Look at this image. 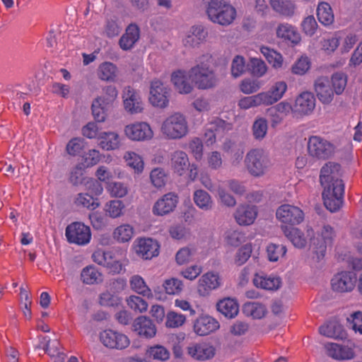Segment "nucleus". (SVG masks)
<instances>
[{
    "label": "nucleus",
    "instance_id": "15",
    "mask_svg": "<svg viewBox=\"0 0 362 362\" xmlns=\"http://www.w3.org/2000/svg\"><path fill=\"white\" fill-rule=\"evenodd\" d=\"M356 281V274L351 272H341L332 278L331 285L333 291L340 293L350 292Z\"/></svg>",
    "mask_w": 362,
    "mask_h": 362
},
{
    "label": "nucleus",
    "instance_id": "2",
    "mask_svg": "<svg viewBox=\"0 0 362 362\" xmlns=\"http://www.w3.org/2000/svg\"><path fill=\"white\" fill-rule=\"evenodd\" d=\"M213 62L211 54H203L199 58L198 64L190 69L189 76L198 88L209 89L216 85L218 79L211 67Z\"/></svg>",
    "mask_w": 362,
    "mask_h": 362
},
{
    "label": "nucleus",
    "instance_id": "27",
    "mask_svg": "<svg viewBox=\"0 0 362 362\" xmlns=\"http://www.w3.org/2000/svg\"><path fill=\"white\" fill-rule=\"evenodd\" d=\"M134 331L139 336L151 338L156 334V327L153 322L145 316L137 317L133 324Z\"/></svg>",
    "mask_w": 362,
    "mask_h": 362
},
{
    "label": "nucleus",
    "instance_id": "47",
    "mask_svg": "<svg viewBox=\"0 0 362 362\" xmlns=\"http://www.w3.org/2000/svg\"><path fill=\"white\" fill-rule=\"evenodd\" d=\"M342 327L334 322H329L319 328L320 334L329 338H339L341 335Z\"/></svg>",
    "mask_w": 362,
    "mask_h": 362
},
{
    "label": "nucleus",
    "instance_id": "39",
    "mask_svg": "<svg viewBox=\"0 0 362 362\" xmlns=\"http://www.w3.org/2000/svg\"><path fill=\"white\" fill-rule=\"evenodd\" d=\"M317 16L319 22L325 26H329L334 23V13L328 3L321 2L319 4L317 8Z\"/></svg>",
    "mask_w": 362,
    "mask_h": 362
},
{
    "label": "nucleus",
    "instance_id": "14",
    "mask_svg": "<svg viewBox=\"0 0 362 362\" xmlns=\"http://www.w3.org/2000/svg\"><path fill=\"white\" fill-rule=\"evenodd\" d=\"M354 346L327 342L324 344L326 354L337 361L351 360L355 357Z\"/></svg>",
    "mask_w": 362,
    "mask_h": 362
},
{
    "label": "nucleus",
    "instance_id": "62",
    "mask_svg": "<svg viewBox=\"0 0 362 362\" xmlns=\"http://www.w3.org/2000/svg\"><path fill=\"white\" fill-rule=\"evenodd\" d=\"M83 148V140L81 138L76 137L68 142L66 151L69 155L76 156L79 155Z\"/></svg>",
    "mask_w": 362,
    "mask_h": 362
},
{
    "label": "nucleus",
    "instance_id": "44",
    "mask_svg": "<svg viewBox=\"0 0 362 362\" xmlns=\"http://www.w3.org/2000/svg\"><path fill=\"white\" fill-rule=\"evenodd\" d=\"M193 200L195 204L204 211L211 210L214 205L211 197L203 189H197L194 192Z\"/></svg>",
    "mask_w": 362,
    "mask_h": 362
},
{
    "label": "nucleus",
    "instance_id": "7",
    "mask_svg": "<svg viewBox=\"0 0 362 362\" xmlns=\"http://www.w3.org/2000/svg\"><path fill=\"white\" fill-rule=\"evenodd\" d=\"M163 133L170 139H180L188 132V125L184 115L175 113L168 117L163 123Z\"/></svg>",
    "mask_w": 362,
    "mask_h": 362
},
{
    "label": "nucleus",
    "instance_id": "24",
    "mask_svg": "<svg viewBox=\"0 0 362 362\" xmlns=\"http://www.w3.org/2000/svg\"><path fill=\"white\" fill-rule=\"evenodd\" d=\"M287 90V84L284 81H276L268 91L262 92L264 105H271L282 98Z\"/></svg>",
    "mask_w": 362,
    "mask_h": 362
},
{
    "label": "nucleus",
    "instance_id": "38",
    "mask_svg": "<svg viewBox=\"0 0 362 362\" xmlns=\"http://www.w3.org/2000/svg\"><path fill=\"white\" fill-rule=\"evenodd\" d=\"M122 30V27L116 16H106L103 28V35L112 38L117 36Z\"/></svg>",
    "mask_w": 362,
    "mask_h": 362
},
{
    "label": "nucleus",
    "instance_id": "64",
    "mask_svg": "<svg viewBox=\"0 0 362 362\" xmlns=\"http://www.w3.org/2000/svg\"><path fill=\"white\" fill-rule=\"evenodd\" d=\"M194 250L189 247L180 248L175 255V261L177 264L182 265L189 262L193 255Z\"/></svg>",
    "mask_w": 362,
    "mask_h": 362
},
{
    "label": "nucleus",
    "instance_id": "10",
    "mask_svg": "<svg viewBox=\"0 0 362 362\" xmlns=\"http://www.w3.org/2000/svg\"><path fill=\"white\" fill-rule=\"evenodd\" d=\"M309 154L320 159L328 158L334 152L333 145L319 136H311L308 141Z\"/></svg>",
    "mask_w": 362,
    "mask_h": 362
},
{
    "label": "nucleus",
    "instance_id": "21",
    "mask_svg": "<svg viewBox=\"0 0 362 362\" xmlns=\"http://www.w3.org/2000/svg\"><path fill=\"white\" fill-rule=\"evenodd\" d=\"M103 272L93 264L88 265L82 269L80 274V280L85 285H98L103 282Z\"/></svg>",
    "mask_w": 362,
    "mask_h": 362
},
{
    "label": "nucleus",
    "instance_id": "19",
    "mask_svg": "<svg viewBox=\"0 0 362 362\" xmlns=\"http://www.w3.org/2000/svg\"><path fill=\"white\" fill-rule=\"evenodd\" d=\"M219 328L218 322L209 315H201L194 322V332L199 336H206Z\"/></svg>",
    "mask_w": 362,
    "mask_h": 362
},
{
    "label": "nucleus",
    "instance_id": "26",
    "mask_svg": "<svg viewBox=\"0 0 362 362\" xmlns=\"http://www.w3.org/2000/svg\"><path fill=\"white\" fill-rule=\"evenodd\" d=\"M158 245L151 238H139L135 243V251L137 255L145 259H148L155 256Z\"/></svg>",
    "mask_w": 362,
    "mask_h": 362
},
{
    "label": "nucleus",
    "instance_id": "20",
    "mask_svg": "<svg viewBox=\"0 0 362 362\" xmlns=\"http://www.w3.org/2000/svg\"><path fill=\"white\" fill-rule=\"evenodd\" d=\"M315 90L319 100L325 105L331 103L334 98V91L330 87L327 78H318L315 82Z\"/></svg>",
    "mask_w": 362,
    "mask_h": 362
},
{
    "label": "nucleus",
    "instance_id": "45",
    "mask_svg": "<svg viewBox=\"0 0 362 362\" xmlns=\"http://www.w3.org/2000/svg\"><path fill=\"white\" fill-rule=\"evenodd\" d=\"M124 208L122 201L114 199L105 204L104 210L110 218H116L123 215Z\"/></svg>",
    "mask_w": 362,
    "mask_h": 362
},
{
    "label": "nucleus",
    "instance_id": "16",
    "mask_svg": "<svg viewBox=\"0 0 362 362\" xmlns=\"http://www.w3.org/2000/svg\"><path fill=\"white\" fill-rule=\"evenodd\" d=\"M125 135L133 141H144L152 138L153 131L149 124L138 122L128 124L124 128Z\"/></svg>",
    "mask_w": 362,
    "mask_h": 362
},
{
    "label": "nucleus",
    "instance_id": "46",
    "mask_svg": "<svg viewBox=\"0 0 362 362\" xmlns=\"http://www.w3.org/2000/svg\"><path fill=\"white\" fill-rule=\"evenodd\" d=\"M127 165L132 168L135 173H141L144 170V161L142 158L132 151H127L124 156Z\"/></svg>",
    "mask_w": 362,
    "mask_h": 362
},
{
    "label": "nucleus",
    "instance_id": "9",
    "mask_svg": "<svg viewBox=\"0 0 362 362\" xmlns=\"http://www.w3.org/2000/svg\"><path fill=\"white\" fill-rule=\"evenodd\" d=\"M65 234L69 243L80 245L88 244L91 238L90 228L81 222H74L69 225Z\"/></svg>",
    "mask_w": 362,
    "mask_h": 362
},
{
    "label": "nucleus",
    "instance_id": "61",
    "mask_svg": "<svg viewBox=\"0 0 362 362\" xmlns=\"http://www.w3.org/2000/svg\"><path fill=\"white\" fill-rule=\"evenodd\" d=\"M245 61L243 57L237 55L231 64V74L234 78L240 76L245 71Z\"/></svg>",
    "mask_w": 362,
    "mask_h": 362
},
{
    "label": "nucleus",
    "instance_id": "41",
    "mask_svg": "<svg viewBox=\"0 0 362 362\" xmlns=\"http://www.w3.org/2000/svg\"><path fill=\"white\" fill-rule=\"evenodd\" d=\"M134 234L133 226L124 223L117 226L112 233L113 238L118 243H124L129 242Z\"/></svg>",
    "mask_w": 362,
    "mask_h": 362
},
{
    "label": "nucleus",
    "instance_id": "53",
    "mask_svg": "<svg viewBox=\"0 0 362 362\" xmlns=\"http://www.w3.org/2000/svg\"><path fill=\"white\" fill-rule=\"evenodd\" d=\"M238 105L241 109L247 110L250 107L264 105L261 93L252 96H246L239 100Z\"/></svg>",
    "mask_w": 362,
    "mask_h": 362
},
{
    "label": "nucleus",
    "instance_id": "43",
    "mask_svg": "<svg viewBox=\"0 0 362 362\" xmlns=\"http://www.w3.org/2000/svg\"><path fill=\"white\" fill-rule=\"evenodd\" d=\"M117 74V66L108 62L100 64L97 74L100 79L106 81H112L115 79Z\"/></svg>",
    "mask_w": 362,
    "mask_h": 362
},
{
    "label": "nucleus",
    "instance_id": "49",
    "mask_svg": "<svg viewBox=\"0 0 362 362\" xmlns=\"http://www.w3.org/2000/svg\"><path fill=\"white\" fill-rule=\"evenodd\" d=\"M186 321L185 315L170 310L165 315V326L168 328H178L182 326Z\"/></svg>",
    "mask_w": 362,
    "mask_h": 362
},
{
    "label": "nucleus",
    "instance_id": "29",
    "mask_svg": "<svg viewBox=\"0 0 362 362\" xmlns=\"http://www.w3.org/2000/svg\"><path fill=\"white\" fill-rule=\"evenodd\" d=\"M208 37L207 30L201 25L192 26L185 40V45L196 47L204 42Z\"/></svg>",
    "mask_w": 362,
    "mask_h": 362
},
{
    "label": "nucleus",
    "instance_id": "56",
    "mask_svg": "<svg viewBox=\"0 0 362 362\" xmlns=\"http://www.w3.org/2000/svg\"><path fill=\"white\" fill-rule=\"evenodd\" d=\"M120 298L109 291L101 293L98 298L100 305L105 307H115L120 303Z\"/></svg>",
    "mask_w": 362,
    "mask_h": 362
},
{
    "label": "nucleus",
    "instance_id": "31",
    "mask_svg": "<svg viewBox=\"0 0 362 362\" xmlns=\"http://www.w3.org/2000/svg\"><path fill=\"white\" fill-rule=\"evenodd\" d=\"M139 38V29L135 24H130L126 29L125 33L119 39V44L123 50L133 47Z\"/></svg>",
    "mask_w": 362,
    "mask_h": 362
},
{
    "label": "nucleus",
    "instance_id": "1",
    "mask_svg": "<svg viewBox=\"0 0 362 362\" xmlns=\"http://www.w3.org/2000/svg\"><path fill=\"white\" fill-rule=\"evenodd\" d=\"M341 165L329 162L320 170V181L323 187L322 198L325 207L331 212L338 211L342 206L344 185L341 177Z\"/></svg>",
    "mask_w": 362,
    "mask_h": 362
},
{
    "label": "nucleus",
    "instance_id": "34",
    "mask_svg": "<svg viewBox=\"0 0 362 362\" xmlns=\"http://www.w3.org/2000/svg\"><path fill=\"white\" fill-rule=\"evenodd\" d=\"M281 229L285 236L296 247L303 248L306 245L307 238L300 229L286 226H282Z\"/></svg>",
    "mask_w": 362,
    "mask_h": 362
},
{
    "label": "nucleus",
    "instance_id": "48",
    "mask_svg": "<svg viewBox=\"0 0 362 362\" xmlns=\"http://www.w3.org/2000/svg\"><path fill=\"white\" fill-rule=\"evenodd\" d=\"M261 53L264 56L267 62L274 68H280L283 64L281 54L268 47H262Z\"/></svg>",
    "mask_w": 362,
    "mask_h": 362
},
{
    "label": "nucleus",
    "instance_id": "23",
    "mask_svg": "<svg viewBox=\"0 0 362 362\" xmlns=\"http://www.w3.org/2000/svg\"><path fill=\"white\" fill-rule=\"evenodd\" d=\"M253 284L257 288L267 291H277L281 286V279L279 276L256 274Z\"/></svg>",
    "mask_w": 362,
    "mask_h": 362
},
{
    "label": "nucleus",
    "instance_id": "30",
    "mask_svg": "<svg viewBox=\"0 0 362 362\" xmlns=\"http://www.w3.org/2000/svg\"><path fill=\"white\" fill-rule=\"evenodd\" d=\"M189 165L187 154L182 151H176L171 156V167L174 173L179 176L185 174Z\"/></svg>",
    "mask_w": 362,
    "mask_h": 362
},
{
    "label": "nucleus",
    "instance_id": "60",
    "mask_svg": "<svg viewBox=\"0 0 362 362\" xmlns=\"http://www.w3.org/2000/svg\"><path fill=\"white\" fill-rule=\"evenodd\" d=\"M101 158L99 151L90 149L83 156V168H89L98 164Z\"/></svg>",
    "mask_w": 362,
    "mask_h": 362
},
{
    "label": "nucleus",
    "instance_id": "54",
    "mask_svg": "<svg viewBox=\"0 0 362 362\" xmlns=\"http://www.w3.org/2000/svg\"><path fill=\"white\" fill-rule=\"evenodd\" d=\"M127 303L129 308L138 313L146 312L148 307V305L145 300L134 295L130 296L127 299Z\"/></svg>",
    "mask_w": 362,
    "mask_h": 362
},
{
    "label": "nucleus",
    "instance_id": "25",
    "mask_svg": "<svg viewBox=\"0 0 362 362\" xmlns=\"http://www.w3.org/2000/svg\"><path fill=\"white\" fill-rule=\"evenodd\" d=\"M124 106L125 110L132 113H139L143 110L139 94L132 88L127 87L123 93Z\"/></svg>",
    "mask_w": 362,
    "mask_h": 362
},
{
    "label": "nucleus",
    "instance_id": "12",
    "mask_svg": "<svg viewBox=\"0 0 362 362\" xmlns=\"http://www.w3.org/2000/svg\"><path fill=\"white\" fill-rule=\"evenodd\" d=\"M315 95L308 91L301 93L296 99L293 105V113L297 117L310 115L315 107Z\"/></svg>",
    "mask_w": 362,
    "mask_h": 362
},
{
    "label": "nucleus",
    "instance_id": "6",
    "mask_svg": "<svg viewBox=\"0 0 362 362\" xmlns=\"http://www.w3.org/2000/svg\"><path fill=\"white\" fill-rule=\"evenodd\" d=\"M93 261L106 269L109 274H119L124 270V259L120 258L112 251H105L100 249L95 250L92 255Z\"/></svg>",
    "mask_w": 362,
    "mask_h": 362
},
{
    "label": "nucleus",
    "instance_id": "52",
    "mask_svg": "<svg viewBox=\"0 0 362 362\" xmlns=\"http://www.w3.org/2000/svg\"><path fill=\"white\" fill-rule=\"evenodd\" d=\"M268 130V124L266 119L259 117L255 119L252 125V134L255 139H263Z\"/></svg>",
    "mask_w": 362,
    "mask_h": 362
},
{
    "label": "nucleus",
    "instance_id": "58",
    "mask_svg": "<svg viewBox=\"0 0 362 362\" xmlns=\"http://www.w3.org/2000/svg\"><path fill=\"white\" fill-rule=\"evenodd\" d=\"M252 252L251 244H246L238 250L235 257V264L238 266L244 264L251 257Z\"/></svg>",
    "mask_w": 362,
    "mask_h": 362
},
{
    "label": "nucleus",
    "instance_id": "57",
    "mask_svg": "<svg viewBox=\"0 0 362 362\" xmlns=\"http://www.w3.org/2000/svg\"><path fill=\"white\" fill-rule=\"evenodd\" d=\"M332 83L334 93L337 95L341 94L346 86V75L344 73L334 74L332 76Z\"/></svg>",
    "mask_w": 362,
    "mask_h": 362
},
{
    "label": "nucleus",
    "instance_id": "3",
    "mask_svg": "<svg viewBox=\"0 0 362 362\" xmlns=\"http://www.w3.org/2000/svg\"><path fill=\"white\" fill-rule=\"evenodd\" d=\"M206 14L209 20L223 26H228L235 21V8L226 0H206Z\"/></svg>",
    "mask_w": 362,
    "mask_h": 362
},
{
    "label": "nucleus",
    "instance_id": "42",
    "mask_svg": "<svg viewBox=\"0 0 362 362\" xmlns=\"http://www.w3.org/2000/svg\"><path fill=\"white\" fill-rule=\"evenodd\" d=\"M243 310L246 315L254 319H262L267 313L265 305L257 302L245 303Z\"/></svg>",
    "mask_w": 362,
    "mask_h": 362
},
{
    "label": "nucleus",
    "instance_id": "8",
    "mask_svg": "<svg viewBox=\"0 0 362 362\" xmlns=\"http://www.w3.org/2000/svg\"><path fill=\"white\" fill-rule=\"evenodd\" d=\"M334 235L333 228L327 225L324 226L320 234H317V237L310 239L317 261L325 257L327 245L332 244Z\"/></svg>",
    "mask_w": 362,
    "mask_h": 362
},
{
    "label": "nucleus",
    "instance_id": "37",
    "mask_svg": "<svg viewBox=\"0 0 362 362\" xmlns=\"http://www.w3.org/2000/svg\"><path fill=\"white\" fill-rule=\"evenodd\" d=\"M217 310L228 318L235 317L239 311L238 303L231 298H225L217 303Z\"/></svg>",
    "mask_w": 362,
    "mask_h": 362
},
{
    "label": "nucleus",
    "instance_id": "32",
    "mask_svg": "<svg viewBox=\"0 0 362 362\" xmlns=\"http://www.w3.org/2000/svg\"><path fill=\"white\" fill-rule=\"evenodd\" d=\"M276 35L293 45L298 44L301 40L300 35L296 28L288 23L280 24L276 29Z\"/></svg>",
    "mask_w": 362,
    "mask_h": 362
},
{
    "label": "nucleus",
    "instance_id": "18",
    "mask_svg": "<svg viewBox=\"0 0 362 362\" xmlns=\"http://www.w3.org/2000/svg\"><path fill=\"white\" fill-rule=\"evenodd\" d=\"M257 214V208L255 206L240 204L234 213V218L238 225L250 226L255 222Z\"/></svg>",
    "mask_w": 362,
    "mask_h": 362
},
{
    "label": "nucleus",
    "instance_id": "40",
    "mask_svg": "<svg viewBox=\"0 0 362 362\" xmlns=\"http://www.w3.org/2000/svg\"><path fill=\"white\" fill-rule=\"evenodd\" d=\"M178 199V196L175 192H169L160 199V216L173 211L177 206Z\"/></svg>",
    "mask_w": 362,
    "mask_h": 362
},
{
    "label": "nucleus",
    "instance_id": "50",
    "mask_svg": "<svg viewBox=\"0 0 362 362\" xmlns=\"http://www.w3.org/2000/svg\"><path fill=\"white\" fill-rule=\"evenodd\" d=\"M248 69L252 76L262 77L266 74L267 67L261 59L251 58L248 64Z\"/></svg>",
    "mask_w": 362,
    "mask_h": 362
},
{
    "label": "nucleus",
    "instance_id": "55",
    "mask_svg": "<svg viewBox=\"0 0 362 362\" xmlns=\"http://www.w3.org/2000/svg\"><path fill=\"white\" fill-rule=\"evenodd\" d=\"M286 247L283 245L271 243L267 247L268 258L271 262L278 261L286 255Z\"/></svg>",
    "mask_w": 362,
    "mask_h": 362
},
{
    "label": "nucleus",
    "instance_id": "17",
    "mask_svg": "<svg viewBox=\"0 0 362 362\" xmlns=\"http://www.w3.org/2000/svg\"><path fill=\"white\" fill-rule=\"evenodd\" d=\"M215 348L207 343H193L187 349V354L194 360L204 361L212 358L215 355Z\"/></svg>",
    "mask_w": 362,
    "mask_h": 362
},
{
    "label": "nucleus",
    "instance_id": "4",
    "mask_svg": "<svg viewBox=\"0 0 362 362\" xmlns=\"http://www.w3.org/2000/svg\"><path fill=\"white\" fill-rule=\"evenodd\" d=\"M244 162L249 174L255 177L264 176L272 166L268 154L262 148H253L249 151Z\"/></svg>",
    "mask_w": 362,
    "mask_h": 362
},
{
    "label": "nucleus",
    "instance_id": "13",
    "mask_svg": "<svg viewBox=\"0 0 362 362\" xmlns=\"http://www.w3.org/2000/svg\"><path fill=\"white\" fill-rule=\"evenodd\" d=\"M100 340L109 349H123L129 345V339L125 334L112 329H106L100 332Z\"/></svg>",
    "mask_w": 362,
    "mask_h": 362
},
{
    "label": "nucleus",
    "instance_id": "33",
    "mask_svg": "<svg viewBox=\"0 0 362 362\" xmlns=\"http://www.w3.org/2000/svg\"><path fill=\"white\" fill-rule=\"evenodd\" d=\"M273 10L279 15L286 18L294 16L296 11V5L293 0H269Z\"/></svg>",
    "mask_w": 362,
    "mask_h": 362
},
{
    "label": "nucleus",
    "instance_id": "11",
    "mask_svg": "<svg viewBox=\"0 0 362 362\" xmlns=\"http://www.w3.org/2000/svg\"><path fill=\"white\" fill-rule=\"evenodd\" d=\"M276 216L281 223L292 226L300 224L304 219L303 211L299 207L291 204L279 206Z\"/></svg>",
    "mask_w": 362,
    "mask_h": 362
},
{
    "label": "nucleus",
    "instance_id": "22",
    "mask_svg": "<svg viewBox=\"0 0 362 362\" xmlns=\"http://www.w3.org/2000/svg\"><path fill=\"white\" fill-rule=\"evenodd\" d=\"M221 284L220 277L214 272H206L199 279L198 282V291L200 295L206 296L209 293L217 288Z\"/></svg>",
    "mask_w": 362,
    "mask_h": 362
},
{
    "label": "nucleus",
    "instance_id": "28",
    "mask_svg": "<svg viewBox=\"0 0 362 362\" xmlns=\"http://www.w3.org/2000/svg\"><path fill=\"white\" fill-rule=\"evenodd\" d=\"M98 140L99 146L105 151L115 150L120 146L119 136L115 132H100Z\"/></svg>",
    "mask_w": 362,
    "mask_h": 362
},
{
    "label": "nucleus",
    "instance_id": "63",
    "mask_svg": "<svg viewBox=\"0 0 362 362\" xmlns=\"http://www.w3.org/2000/svg\"><path fill=\"white\" fill-rule=\"evenodd\" d=\"M189 148L197 160H201L203 158V144L201 139L193 138L189 143Z\"/></svg>",
    "mask_w": 362,
    "mask_h": 362
},
{
    "label": "nucleus",
    "instance_id": "36",
    "mask_svg": "<svg viewBox=\"0 0 362 362\" xmlns=\"http://www.w3.org/2000/svg\"><path fill=\"white\" fill-rule=\"evenodd\" d=\"M74 204L78 207L85 208L91 211L100 206L98 199L87 192L78 193L75 197Z\"/></svg>",
    "mask_w": 362,
    "mask_h": 362
},
{
    "label": "nucleus",
    "instance_id": "5",
    "mask_svg": "<svg viewBox=\"0 0 362 362\" xmlns=\"http://www.w3.org/2000/svg\"><path fill=\"white\" fill-rule=\"evenodd\" d=\"M117 96V91L112 86H107L103 94L95 98L92 103L91 109L94 119L98 122H103L112 107L113 102Z\"/></svg>",
    "mask_w": 362,
    "mask_h": 362
},
{
    "label": "nucleus",
    "instance_id": "35",
    "mask_svg": "<svg viewBox=\"0 0 362 362\" xmlns=\"http://www.w3.org/2000/svg\"><path fill=\"white\" fill-rule=\"evenodd\" d=\"M129 285L131 289L135 293L148 298H153V293L151 288L148 286L145 280L141 276L135 274L131 276L129 279Z\"/></svg>",
    "mask_w": 362,
    "mask_h": 362
},
{
    "label": "nucleus",
    "instance_id": "59",
    "mask_svg": "<svg viewBox=\"0 0 362 362\" xmlns=\"http://www.w3.org/2000/svg\"><path fill=\"white\" fill-rule=\"evenodd\" d=\"M165 292L170 295H178L182 290V282L175 278L168 279L163 284Z\"/></svg>",
    "mask_w": 362,
    "mask_h": 362
},
{
    "label": "nucleus",
    "instance_id": "51",
    "mask_svg": "<svg viewBox=\"0 0 362 362\" xmlns=\"http://www.w3.org/2000/svg\"><path fill=\"white\" fill-rule=\"evenodd\" d=\"M107 191L111 197L122 198L128 193V187L121 182H110L106 187Z\"/></svg>",
    "mask_w": 362,
    "mask_h": 362
}]
</instances>
